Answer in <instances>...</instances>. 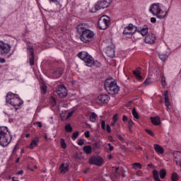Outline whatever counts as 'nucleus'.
Here are the masks:
<instances>
[{
	"label": "nucleus",
	"mask_w": 181,
	"mask_h": 181,
	"mask_svg": "<svg viewBox=\"0 0 181 181\" xmlns=\"http://www.w3.org/2000/svg\"><path fill=\"white\" fill-rule=\"evenodd\" d=\"M118 121V115H115L113 116V122H117Z\"/></svg>",
	"instance_id": "37998d69"
},
{
	"label": "nucleus",
	"mask_w": 181,
	"mask_h": 181,
	"mask_svg": "<svg viewBox=\"0 0 181 181\" xmlns=\"http://www.w3.org/2000/svg\"><path fill=\"white\" fill-rule=\"evenodd\" d=\"M108 158L109 159H112V156L110 155Z\"/></svg>",
	"instance_id": "338daca9"
},
{
	"label": "nucleus",
	"mask_w": 181,
	"mask_h": 181,
	"mask_svg": "<svg viewBox=\"0 0 181 181\" xmlns=\"http://www.w3.org/2000/svg\"><path fill=\"white\" fill-rule=\"evenodd\" d=\"M100 144H98V142H95L93 144V149H97V148H98Z\"/></svg>",
	"instance_id": "79ce46f5"
},
{
	"label": "nucleus",
	"mask_w": 181,
	"mask_h": 181,
	"mask_svg": "<svg viewBox=\"0 0 181 181\" xmlns=\"http://www.w3.org/2000/svg\"><path fill=\"white\" fill-rule=\"evenodd\" d=\"M89 119L91 122H95L97 119V114H95V112H92L89 117Z\"/></svg>",
	"instance_id": "bb28decb"
},
{
	"label": "nucleus",
	"mask_w": 181,
	"mask_h": 181,
	"mask_svg": "<svg viewBox=\"0 0 181 181\" xmlns=\"http://www.w3.org/2000/svg\"><path fill=\"white\" fill-rule=\"evenodd\" d=\"M117 136H118V139H119V141H124V138L122 137V136L119 134Z\"/></svg>",
	"instance_id": "864d4df0"
},
{
	"label": "nucleus",
	"mask_w": 181,
	"mask_h": 181,
	"mask_svg": "<svg viewBox=\"0 0 181 181\" xmlns=\"http://www.w3.org/2000/svg\"><path fill=\"white\" fill-rule=\"evenodd\" d=\"M153 176L156 181H160V179H159V172H158V170H153Z\"/></svg>",
	"instance_id": "b1692460"
},
{
	"label": "nucleus",
	"mask_w": 181,
	"mask_h": 181,
	"mask_svg": "<svg viewBox=\"0 0 181 181\" xmlns=\"http://www.w3.org/2000/svg\"><path fill=\"white\" fill-rule=\"evenodd\" d=\"M93 151V147L91 146H85L83 147V151L86 153L87 155H90Z\"/></svg>",
	"instance_id": "5701e85b"
},
{
	"label": "nucleus",
	"mask_w": 181,
	"mask_h": 181,
	"mask_svg": "<svg viewBox=\"0 0 181 181\" xmlns=\"http://www.w3.org/2000/svg\"><path fill=\"white\" fill-rule=\"evenodd\" d=\"M5 62H6V60L4 58H0V63H5Z\"/></svg>",
	"instance_id": "5fc2aeb1"
},
{
	"label": "nucleus",
	"mask_w": 181,
	"mask_h": 181,
	"mask_svg": "<svg viewBox=\"0 0 181 181\" xmlns=\"http://www.w3.org/2000/svg\"><path fill=\"white\" fill-rule=\"evenodd\" d=\"M173 181H177L179 180V176L177 175V173H173L171 177Z\"/></svg>",
	"instance_id": "2f4dec72"
},
{
	"label": "nucleus",
	"mask_w": 181,
	"mask_h": 181,
	"mask_svg": "<svg viewBox=\"0 0 181 181\" xmlns=\"http://www.w3.org/2000/svg\"><path fill=\"white\" fill-rule=\"evenodd\" d=\"M25 43L26 45L30 64V66H35V49H33V45L29 41H25Z\"/></svg>",
	"instance_id": "6e6552de"
},
{
	"label": "nucleus",
	"mask_w": 181,
	"mask_h": 181,
	"mask_svg": "<svg viewBox=\"0 0 181 181\" xmlns=\"http://www.w3.org/2000/svg\"><path fill=\"white\" fill-rule=\"evenodd\" d=\"M60 142L62 149H66L67 148V144H66V141H64V139H61Z\"/></svg>",
	"instance_id": "72a5a7b5"
},
{
	"label": "nucleus",
	"mask_w": 181,
	"mask_h": 181,
	"mask_svg": "<svg viewBox=\"0 0 181 181\" xmlns=\"http://www.w3.org/2000/svg\"><path fill=\"white\" fill-rule=\"evenodd\" d=\"M132 166L135 170H138V169H142V165H141L139 163H134L132 164Z\"/></svg>",
	"instance_id": "cd10ccee"
},
{
	"label": "nucleus",
	"mask_w": 181,
	"mask_h": 181,
	"mask_svg": "<svg viewBox=\"0 0 181 181\" xmlns=\"http://www.w3.org/2000/svg\"><path fill=\"white\" fill-rule=\"evenodd\" d=\"M156 40V37L155 34H148L146 36L144 39L145 43H148V45H152V43H155V40Z\"/></svg>",
	"instance_id": "2eb2a0df"
},
{
	"label": "nucleus",
	"mask_w": 181,
	"mask_h": 181,
	"mask_svg": "<svg viewBox=\"0 0 181 181\" xmlns=\"http://www.w3.org/2000/svg\"><path fill=\"white\" fill-rule=\"evenodd\" d=\"M104 163V160L100 156H92L89 159V163L90 165H96L97 166H101L103 163Z\"/></svg>",
	"instance_id": "f8f14e48"
},
{
	"label": "nucleus",
	"mask_w": 181,
	"mask_h": 181,
	"mask_svg": "<svg viewBox=\"0 0 181 181\" xmlns=\"http://www.w3.org/2000/svg\"><path fill=\"white\" fill-rule=\"evenodd\" d=\"M78 145H79L80 146H81L82 145H84V140L80 139L78 142Z\"/></svg>",
	"instance_id": "c03bdc74"
},
{
	"label": "nucleus",
	"mask_w": 181,
	"mask_h": 181,
	"mask_svg": "<svg viewBox=\"0 0 181 181\" xmlns=\"http://www.w3.org/2000/svg\"><path fill=\"white\" fill-rule=\"evenodd\" d=\"M110 17L107 16H103L100 17L98 22V25L99 29L102 30H105L108 28V25H110Z\"/></svg>",
	"instance_id": "1a4fd4ad"
},
{
	"label": "nucleus",
	"mask_w": 181,
	"mask_h": 181,
	"mask_svg": "<svg viewBox=\"0 0 181 181\" xmlns=\"http://www.w3.org/2000/svg\"><path fill=\"white\" fill-rule=\"evenodd\" d=\"M115 122H112V123H111V126H112V127H115Z\"/></svg>",
	"instance_id": "e2e57ef3"
},
{
	"label": "nucleus",
	"mask_w": 181,
	"mask_h": 181,
	"mask_svg": "<svg viewBox=\"0 0 181 181\" xmlns=\"http://www.w3.org/2000/svg\"><path fill=\"white\" fill-rule=\"evenodd\" d=\"M86 138H90V131H87L85 132Z\"/></svg>",
	"instance_id": "de8ad7c7"
},
{
	"label": "nucleus",
	"mask_w": 181,
	"mask_h": 181,
	"mask_svg": "<svg viewBox=\"0 0 181 181\" xmlns=\"http://www.w3.org/2000/svg\"><path fill=\"white\" fill-rule=\"evenodd\" d=\"M57 93L59 98H64V97L67 96V89L64 85L59 86L57 88Z\"/></svg>",
	"instance_id": "ddd939ff"
},
{
	"label": "nucleus",
	"mask_w": 181,
	"mask_h": 181,
	"mask_svg": "<svg viewBox=\"0 0 181 181\" xmlns=\"http://www.w3.org/2000/svg\"><path fill=\"white\" fill-rule=\"evenodd\" d=\"M65 131L66 132H73V127H71V124H67L65 125Z\"/></svg>",
	"instance_id": "c85d7f7f"
},
{
	"label": "nucleus",
	"mask_w": 181,
	"mask_h": 181,
	"mask_svg": "<svg viewBox=\"0 0 181 181\" xmlns=\"http://www.w3.org/2000/svg\"><path fill=\"white\" fill-rule=\"evenodd\" d=\"M133 74L135 76L136 78L139 80V81H142V80H144V78L142 76H141V71L139 70V68L136 69L135 71H133Z\"/></svg>",
	"instance_id": "a211bd4d"
},
{
	"label": "nucleus",
	"mask_w": 181,
	"mask_h": 181,
	"mask_svg": "<svg viewBox=\"0 0 181 181\" xmlns=\"http://www.w3.org/2000/svg\"><path fill=\"white\" fill-rule=\"evenodd\" d=\"M151 121L153 125H160V118H159L158 116L151 117Z\"/></svg>",
	"instance_id": "412c9836"
},
{
	"label": "nucleus",
	"mask_w": 181,
	"mask_h": 181,
	"mask_svg": "<svg viewBox=\"0 0 181 181\" xmlns=\"http://www.w3.org/2000/svg\"><path fill=\"white\" fill-rule=\"evenodd\" d=\"M19 162V158H18L16 160V163H18Z\"/></svg>",
	"instance_id": "69168bd1"
},
{
	"label": "nucleus",
	"mask_w": 181,
	"mask_h": 181,
	"mask_svg": "<svg viewBox=\"0 0 181 181\" xmlns=\"http://www.w3.org/2000/svg\"><path fill=\"white\" fill-rule=\"evenodd\" d=\"M151 23H156V18H151Z\"/></svg>",
	"instance_id": "8fccbe9b"
},
{
	"label": "nucleus",
	"mask_w": 181,
	"mask_h": 181,
	"mask_svg": "<svg viewBox=\"0 0 181 181\" xmlns=\"http://www.w3.org/2000/svg\"><path fill=\"white\" fill-rule=\"evenodd\" d=\"M35 124H36V125H37V127H38L39 128H42V122H37Z\"/></svg>",
	"instance_id": "3c124183"
},
{
	"label": "nucleus",
	"mask_w": 181,
	"mask_h": 181,
	"mask_svg": "<svg viewBox=\"0 0 181 181\" xmlns=\"http://www.w3.org/2000/svg\"><path fill=\"white\" fill-rule=\"evenodd\" d=\"M105 88L109 94H117L119 91V86L117 82L112 79H107L105 83Z\"/></svg>",
	"instance_id": "423d86ee"
},
{
	"label": "nucleus",
	"mask_w": 181,
	"mask_h": 181,
	"mask_svg": "<svg viewBox=\"0 0 181 181\" xmlns=\"http://www.w3.org/2000/svg\"><path fill=\"white\" fill-rule=\"evenodd\" d=\"M78 136V132H75L72 134V139H76Z\"/></svg>",
	"instance_id": "4c0bfd02"
},
{
	"label": "nucleus",
	"mask_w": 181,
	"mask_h": 181,
	"mask_svg": "<svg viewBox=\"0 0 181 181\" xmlns=\"http://www.w3.org/2000/svg\"><path fill=\"white\" fill-rule=\"evenodd\" d=\"M149 28L148 25H144V27H138L134 25V24L130 23L129 25L124 27V30H123V35H127V36H132V35L135 34V32H138V33H141V36H146L148 35V30Z\"/></svg>",
	"instance_id": "f03ea898"
},
{
	"label": "nucleus",
	"mask_w": 181,
	"mask_h": 181,
	"mask_svg": "<svg viewBox=\"0 0 181 181\" xmlns=\"http://www.w3.org/2000/svg\"><path fill=\"white\" fill-rule=\"evenodd\" d=\"M101 128L103 129L104 131H105V121L102 120L101 122Z\"/></svg>",
	"instance_id": "ea45409f"
},
{
	"label": "nucleus",
	"mask_w": 181,
	"mask_h": 181,
	"mask_svg": "<svg viewBox=\"0 0 181 181\" xmlns=\"http://www.w3.org/2000/svg\"><path fill=\"white\" fill-rule=\"evenodd\" d=\"M132 127H134V122L132 120H129L128 129L129 132H132Z\"/></svg>",
	"instance_id": "7c9ffc66"
},
{
	"label": "nucleus",
	"mask_w": 181,
	"mask_h": 181,
	"mask_svg": "<svg viewBox=\"0 0 181 181\" xmlns=\"http://www.w3.org/2000/svg\"><path fill=\"white\" fill-rule=\"evenodd\" d=\"M29 136H30V134H27L25 135V138H29Z\"/></svg>",
	"instance_id": "0e129e2a"
},
{
	"label": "nucleus",
	"mask_w": 181,
	"mask_h": 181,
	"mask_svg": "<svg viewBox=\"0 0 181 181\" xmlns=\"http://www.w3.org/2000/svg\"><path fill=\"white\" fill-rule=\"evenodd\" d=\"M106 54L108 57H115V49L114 48H111L110 47H107Z\"/></svg>",
	"instance_id": "f3484780"
},
{
	"label": "nucleus",
	"mask_w": 181,
	"mask_h": 181,
	"mask_svg": "<svg viewBox=\"0 0 181 181\" xmlns=\"http://www.w3.org/2000/svg\"><path fill=\"white\" fill-rule=\"evenodd\" d=\"M110 1L108 0H99V1L95 5V11H100V9H105L108 8Z\"/></svg>",
	"instance_id": "9b49d317"
},
{
	"label": "nucleus",
	"mask_w": 181,
	"mask_h": 181,
	"mask_svg": "<svg viewBox=\"0 0 181 181\" xmlns=\"http://www.w3.org/2000/svg\"><path fill=\"white\" fill-rule=\"evenodd\" d=\"M110 101V97L107 95H100L98 97L96 103H108Z\"/></svg>",
	"instance_id": "dca6fc26"
},
{
	"label": "nucleus",
	"mask_w": 181,
	"mask_h": 181,
	"mask_svg": "<svg viewBox=\"0 0 181 181\" xmlns=\"http://www.w3.org/2000/svg\"><path fill=\"white\" fill-rule=\"evenodd\" d=\"M41 90H42V93H43V94H46V90H47V86H46V85H43L41 87Z\"/></svg>",
	"instance_id": "c9c22d12"
},
{
	"label": "nucleus",
	"mask_w": 181,
	"mask_h": 181,
	"mask_svg": "<svg viewBox=\"0 0 181 181\" xmlns=\"http://www.w3.org/2000/svg\"><path fill=\"white\" fill-rule=\"evenodd\" d=\"M154 150L157 153L162 154L165 151L163 150V148L159 146V144H155L154 145Z\"/></svg>",
	"instance_id": "4be33fe9"
},
{
	"label": "nucleus",
	"mask_w": 181,
	"mask_h": 181,
	"mask_svg": "<svg viewBox=\"0 0 181 181\" xmlns=\"http://www.w3.org/2000/svg\"><path fill=\"white\" fill-rule=\"evenodd\" d=\"M149 12H151L153 16L158 18V19H164L168 13V11L165 12L160 9L159 3L152 4L149 8Z\"/></svg>",
	"instance_id": "20e7f679"
},
{
	"label": "nucleus",
	"mask_w": 181,
	"mask_h": 181,
	"mask_svg": "<svg viewBox=\"0 0 181 181\" xmlns=\"http://www.w3.org/2000/svg\"><path fill=\"white\" fill-rule=\"evenodd\" d=\"M161 83H162V86H163V87L166 86V78H165V76H163L161 78Z\"/></svg>",
	"instance_id": "f704fd0d"
},
{
	"label": "nucleus",
	"mask_w": 181,
	"mask_h": 181,
	"mask_svg": "<svg viewBox=\"0 0 181 181\" xmlns=\"http://www.w3.org/2000/svg\"><path fill=\"white\" fill-rule=\"evenodd\" d=\"M122 121L123 122H127V121H128V117H127L126 115H123Z\"/></svg>",
	"instance_id": "09e8293b"
},
{
	"label": "nucleus",
	"mask_w": 181,
	"mask_h": 181,
	"mask_svg": "<svg viewBox=\"0 0 181 181\" xmlns=\"http://www.w3.org/2000/svg\"><path fill=\"white\" fill-rule=\"evenodd\" d=\"M73 114H74V111H71V112H69L66 118H70L73 115Z\"/></svg>",
	"instance_id": "49530a36"
},
{
	"label": "nucleus",
	"mask_w": 181,
	"mask_h": 181,
	"mask_svg": "<svg viewBox=\"0 0 181 181\" xmlns=\"http://www.w3.org/2000/svg\"><path fill=\"white\" fill-rule=\"evenodd\" d=\"M60 173L64 174L66 172H69V164L68 163H63L61 165L59 168Z\"/></svg>",
	"instance_id": "aec40b11"
},
{
	"label": "nucleus",
	"mask_w": 181,
	"mask_h": 181,
	"mask_svg": "<svg viewBox=\"0 0 181 181\" xmlns=\"http://www.w3.org/2000/svg\"><path fill=\"white\" fill-rule=\"evenodd\" d=\"M6 101L13 107H19L22 104V99L19 97V95L8 92L6 96Z\"/></svg>",
	"instance_id": "39448f33"
},
{
	"label": "nucleus",
	"mask_w": 181,
	"mask_h": 181,
	"mask_svg": "<svg viewBox=\"0 0 181 181\" xmlns=\"http://www.w3.org/2000/svg\"><path fill=\"white\" fill-rule=\"evenodd\" d=\"M105 129L107 131V132H111V127H110L109 124L107 125V127H105Z\"/></svg>",
	"instance_id": "a18cd8bd"
},
{
	"label": "nucleus",
	"mask_w": 181,
	"mask_h": 181,
	"mask_svg": "<svg viewBox=\"0 0 181 181\" xmlns=\"http://www.w3.org/2000/svg\"><path fill=\"white\" fill-rule=\"evenodd\" d=\"M146 132H147L148 135H151V136H155V134H153V132L150 129H146Z\"/></svg>",
	"instance_id": "58836bf2"
},
{
	"label": "nucleus",
	"mask_w": 181,
	"mask_h": 181,
	"mask_svg": "<svg viewBox=\"0 0 181 181\" xmlns=\"http://www.w3.org/2000/svg\"><path fill=\"white\" fill-rule=\"evenodd\" d=\"M118 170H119V167H115V173H118Z\"/></svg>",
	"instance_id": "4d7b16f0"
},
{
	"label": "nucleus",
	"mask_w": 181,
	"mask_h": 181,
	"mask_svg": "<svg viewBox=\"0 0 181 181\" xmlns=\"http://www.w3.org/2000/svg\"><path fill=\"white\" fill-rule=\"evenodd\" d=\"M77 32L80 35L79 39L83 43H90L94 40L95 33L94 31L87 29L86 23H81L77 27Z\"/></svg>",
	"instance_id": "f257e3e1"
},
{
	"label": "nucleus",
	"mask_w": 181,
	"mask_h": 181,
	"mask_svg": "<svg viewBox=\"0 0 181 181\" xmlns=\"http://www.w3.org/2000/svg\"><path fill=\"white\" fill-rule=\"evenodd\" d=\"M132 115L136 119H139V115H138V112H136V109H135V107L132 110Z\"/></svg>",
	"instance_id": "c756f323"
},
{
	"label": "nucleus",
	"mask_w": 181,
	"mask_h": 181,
	"mask_svg": "<svg viewBox=\"0 0 181 181\" xmlns=\"http://www.w3.org/2000/svg\"><path fill=\"white\" fill-rule=\"evenodd\" d=\"M11 52V45L0 41V54L1 56H6Z\"/></svg>",
	"instance_id": "9d476101"
},
{
	"label": "nucleus",
	"mask_w": 181,
	"mask_h": 181,
	"mask_svg": "<svg viewBox=\"0 0 181 181\" xmlns=\"http://www.w3.org/2000/svg\"><path fill=\"white\" fill-rule=\"evenodd\" d=\"M27 169H28V170H31V172H33V168H30V165L27 166Z\"/></svg>",
	"instance_id": "6e6d98bb"
},
{
	"label": "nucleus",
	"mask_w": 181,
	"mask_h": 181,
	"mask_svg": "<svg viewBox=\"0 0 181 181\" xmlns=\"http://www.w3.org/2000/svg\"><path fill=\"white\" fill-rule=\"evenodd\" d=\"M77 56L81 60H83V62L86 63V66H88V67H91L94 65V58H93L87 52H81Z\"/></svg>",
	"instance_id": "0eeeda50"
},
{
	"label": "nucleus",
	"mask_w": 181,
	"mask_h": 181,
	"mask_svg": "<svg viewBox=\"0 0 181 181\" xmlns=\"http://www.w3.org/2000/svg\"><path fill=\"white\" fill-rule=\"evenodd\" d=\"M63 71H64L63 68H56L52 71V77L53 78H59V77H62L63 75Z\"/></svg>",
	"instance_id": "4468645a"
},
{
	"label": "nucleus",
	"mask_w": 181,
	"mask_h": 181,
	"mask_svg": "<svg viewBox=\"0 0 181 181\" xmlns=\"http://www.w3.org/2000/svg\"><path fill=\"white\" fill-rule=\"evenodd\" d=\"M75 158H76V159H80V156H78V153H76Z\"/></svg>",
	"instance_id": "13d9d810"
},
{
	"label": "nucleus",
	"mask_w": 181,
	"mask_h": 181,
	"mask_svg": "<svg viewBox=\"0 0 181 181\" xmlns=\"http://www.w3.org/2000/svg\"><path fill=\"white\" fill-rule=\"evenodd\" d=\"M22 173H23V170H20L17 173V175H22Z\"/></svg>",
	"instance_id": "052dcab7"
},
{
	"label": "nucleus",
	"mask_w": 181,
	"mask_h": 181,
	"mask_svg": "<svg viewBox=\"0 0 181 181\" xmlns=\"http://www.w3.org/2000/svg\"><path fill=\"white\" fill-rule=\"evenodd\" d=\"M158 56L163 62H165L168 59V53H159Z\"/></svg>",
	"instance_id": "a878e982"
},
{
	"label": "nucleus",
	"mask_w": 181,
	"mask_h": 181,
	"mask_svg": "<svg viewBox=\"0 0 181 181\" xmlns=\"http://www.w3.org/2000/svg\"><path fill=\"white\" fill-rule=\"evenodd\" d=\"M12 139V136L8 131V127H0V145L1 146H8Z\"/></svg>",
	"instance_id": "7ed1b4c3"
},
{
	"label": "nucleus",
	"mask_w": 181,
	"mask_h": 181,
	"mask_svg": "<svg viewBox=\"0 0 181 181\" xmlns=\"http://www.w3.org/2000/svg\"><path fill=\"white\" fill-rule=\"evenodd\" d=\"M37 146V140L34 139L31 141L30 145L28 146L29 149H33Z\"/></svg>",
	"instance_id": "393cba45"
},
{
	"label": "nucleus",
	"mask_w": 181,
	"mask_h": 181,
	"mask_svg": "<svg viewBox=\"0 0 181 181\" xmlns=\"http://www.w3.org/2000/svg\"><path fill=\"white\" fill-rule=\"evenodd\" d=\"M110 151H114V146H110L109 147Z\"/></svg>",
	"instance_id": "bf43d9fd"
},
{
	"label": "nucleus",
	"mask_w": 181,
	"mask_h": 181,
	"mask_svg": "<svg viewBox=\"0 0 181 181\" xmlns=\"http://www.w3.org/2000/svg\"><path fill=\"white\" fill-rule=\"evenodd\" d=\"M93 66H96V67H101V63H100L97 61H94Z\"/></svg>",
	"instance_id": "a19ab883"
},
{
	"label": "nucleus",
	"mask_w": 181,
	"mask_h": 181,
	"mask_svg": "<svg viewBox=\"0 0 181 181\" xmlns=\"http://www.w3.org/2000/svg\"><path fill=\"white\" fill-rule=\"evenodd\" d=\"M148 168H153V164H148Z\"/></svg>",
	"instance_id": "680f3d73"
},
{
	"label": "nucleus",
	"mask_w": 181,
	"mask_h": 181,
	"mask_svg": "<svg viewBox=\"0 0 181 181\" xmlns=\"http://www.w3.org/2000/svg\"><path fill=\"white\" fill-rule=\"evenodd\" d=\"M166 177V170H161L160 171V177L161 179H165V177Z\"/></svg>",
	"instance_id": "473e14b6"
},
{
	"label": "nucleus",
	"mask_w": 181,
	"mask_h": 181,
	"mask_svg": "<svg viewBox=\"0 0 181 181\" xmlns=\"http://www.w3.org/2000/svg\"><path fill=\"white\" fill-rule=\"evenodd\" d=\"M151 78L146 79L144 82V86H149L151 84Z\"/></svg>",
	"instance_id": "e433bc0d"
},
{
	"label": "nucleus",
	"mask_w": 181,
	"mask_h": 181,
	"mask_svg": "<svg viewBox=\"0 0 181 181\" xmlns=\"http://www.w3.org/2000/svg\"><path fill=\"white\" fill-rule=\"evenodd\" d=\"M51 103H52V104H56V99L54 98H52Z\"/></svg>",
	"instance_id": "603ef678"
},
{
	"label": "nucleus",
	"mask_w": 181,
	"mask_h": 181,
	"mask_svg": "<svg viewBox=\"0 0 181 181\" xmlns=\"http://www.w3.org/2000/svg\"><path fill=\"white\" fill-rule=\"evenodd\" d=\"M11 179L13 181H16V180H15V177H13Z\"/></svg>",
	"instance_id": "774afa93"
},
{
	"label": "nucleus",
	"mask_w": 181,
	"mask_h": 181,
	"mask_svg": "<svg viewBox=\"0 0 181 181\" xmlns=\"http://www.w3.org/2000/svg\"><path fill=\"white\" fill-rule=\"evenodd\" d=\"M164 100H165V105L167 108L170 107V101L169 100V95L168 90L164 92Z\"/></svg>",
	"instance_id": "6ab92c4d"
}]
</instances>
